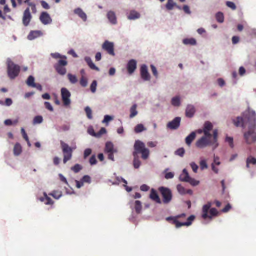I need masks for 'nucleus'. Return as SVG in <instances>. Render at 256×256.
<instances>
[{
  "mask_svg": "<svg viewBox=\"0 0 256 256\" xmlns=\"http://www.w3.org/2000/svg\"><path fill=\"white\" fill-rule=\"evenodd\" d=\"M234 125L244 128L248 126V130L244 134V136L246 142L252 144L256 142V114L250 108L243 114V116L238 117L234 120Z\"/></svg>",
  "mask_w": 256,
  "mask_h": 256,
  "instance_id": "obj_1",
  "label": "nucleus"
},
{
  "mask_svg": "<svg viewBox=\"0 0 256 256\" xmlns=\"http://www.w3.org/2000/svg\"><path fill=\"white\" fill-rule=\"evenodd\" d=\"M218 130H214L212 136L204 135L196 143V146L198 148H204L208 146H212V150H216L219 146L218 142Z\"/></svg>",
  "mask_w": 256,
  "mask_h": 256,
  "instance_id": "obj_2",
  "label": "nucleus"
},
{
  "mask_svg": "<svg viewBox=\"0 0 256 256\" xmlns=\"http://www.w3.org/2000/svg\"><path fill=\"white\" fill-rule=\"evenodd\" d=\"M142 154V158L144 160H147L150 155V150L146 147L145 144L140 140H136L134 145V152L133 156H138Z\"/></svg>",
  "mask_w": 256,
  "mask_h": 256,
  "instance_id": "obj_3",
  "label": "nucleus"
},
{
  "mask_svg": "<svg viewBox=\"0 0 256 256\" xmlns=\"http://www.w3.org/2000/svg\"><path fill=\"white\" fill-rule=\"evenodd\" d=\"M186 216V214H180L176 217H168L166 218V220L168 222L172 221V224L176 226V227L178 228L182 226H190L192 222L195 220L194 216H191L188 218V221L185 222H180L178 220V218H184Z\"/></svg>",
  "mask_w": 256,
  "mask_h": 256,
  "instance_id": "obj_4",
  "label": "nucleus"
},
{
  "mask_svg": "<svg viewBox=\"0 0 256 256\" xmlns=\"http://www.w3.org/2000/svg\"><path fill=\"white\" fill-rule=\"evenodd\" d=\"M212 203L208 202L206 204L203 206L202 218L204 220L207 218L212 219L213 216H216L218 214V211L215 208H212Z\"/></svg>",
  "mask_w": 256,
  "mask_h": 256,
  "instance_id": "obj_5",
  "label": "nucleus"
},
{
  "mask_svg": "<svg viewBox=\"0 0 256 256\" xmlns=\"http://www.w3.org/2000/svg\"><path fill=\"white\" fill-rule=\"evenodd\" d=\"M8 64V74L10 79H14L17 77L20 72V66L14 64L10 60L7 61Z\"/></svg>",
  "mask_w": 256,
  "mask_h": 256,
  "instance_id": "obj_6",
  "label": "nucleus"
},
{
  "mask_svg": "<svg viewBox=\"0 0 256 256\" xmlns=\"http://www.w3.org/2000/svg\"><path fill=\"white\" fill-rule=\"evenodd\" d=\"M60 145L64 154L63 162L66 164L72 158L73 148L63 141L60 142Z\"/></svg>",
  "mask_w": 256,
  "mask_h": 256,
  "instance_id": "obj_7",
  "label": "nucleus"
},
{
  "mask_svg": "<svg viewBox=\"0 0 256 256\" xmlns=\"http://www.w3.org/2000/svg\"><path fill=\"white\" fill-rule=\"evenodd\" d=\"M162 198V202L164 204H169L172 200V194L171 190L167 188L161 186L158 189Z\"/></svg>",
  "mask_w": 256,
  "mask_h": 256,
  "instance_id": "obj_8",
  "label": "nucleus"
},
{
  "mask_svg": "<svg viewBox=\"0 0 256 256\" xmlns=\"http://www.w3.org/2000/svg\"><path fill=\"white\" fill-rule=\"evenodd\" d=\"M64 60H60L56 64L54 68L56 72L62 76H64L66 73V69L65 68L68 65V62L66 61V57L64 56Z\"/></svg>",
  "mask_w": 256,
  "mask_h": 256,
  "instance_id": "obj_9",
  "label": "nucleus"
},
{
  "mask_svg": "<svg viewBox=\"0 0 256 256\" xmlns=\"http://www.w3.org/2000/svg\"><path fill=\"white\" fill-rule=\"evenodd\" d=\"M61 95L64 104L65 106L70 105L71 103L70 96L71 93L66 88H63L61 89Z\"/></svg>",
  "mask_w": 256,
  "mask_h": 256,
  "instance_id": "obj_10",
  "label": "nucleus"
},
{
  "mask_svg": "<svg viewBox=\"0 0 256 256\" xmlns=\"http://www.w3.org/2000/svg\"><path fill=\"white\" fill-rule=\"evenodd\" d=\"M102 50L112 56H115L114 44L108 40H106L102 46Z\"/></svg>",
  "mask_w": 256,
  "mask_h": 256,
  "instance_id": "obj_11",
  "label": "nucleus"
},
{
  "mask_svg": "<svg viewBox=\"0 0 256 256\" xmlns=\"http://www.w3.org/2000/svg\"><path fill=\"white\" fill-rule=\"evenodd\" d=\"M32 19V16L30 12V9L28 8L24 12L22 18V23L25 26H28Z\"/></svg>",
  "mask_w": 256,
  "mask_h": 256,
  "instance_id": "obj_12",
  "label": "nucleus"
},
{
  "mask_svg": "<svg viewBox=\"0 0 256 256\" xmlns=\"http://www.w3.org/2000/svg\"><path fill=\"white\" fill-rule=\"evenodd\" d=\"M180 121L181 118H176L173 120L168 124L167 128L172 130H176L180 126Z\"/></svg>",
  "mask_w": 256,
  "mask_h": 256,
  "instance_id": "obj_13",
  "label": "nucleus"
},
{
  "mask_svg": "<svg viewBox=\"0 0 256 256\" xmlns=\"http://www.w3.org/2000/svg\"><path fill=\"white\" fill-rule=\"evenodd\" d=\"M40 22L44 25L50 24L52 20L47 12H42L40 17Z\"/></svg>",
  "mask_w": 256,
  "mask_h": 256,
  "instance_id": "obj_14",
  "label": "nucleus"
},
{
  "mask_svg": "<svg viewBox=\"0 0 256 256\" xmlns=\"http://www.w3.org/2000/svg\"><path fill=\"white\" fill-rule=\"evenodd\" d=\"M140 76L145 81L150 80V76L148 72V67L145 64H144L141 66Z\"/></svg>",
  "mask_w": 256,
  "mask_h": 256,
  "instance_id": "obj_15",
  "label": "nucleus"
},
{
  "mask_svg": "<svg viewBox=\"0 0 256 256\" xmlns=\"http://www.w3.org/2000/svg\"><path fill=\"white\" fill-rule=\"evenodd\" d=\"M137 68V62L136 60H130L127 65L128 73L132 74L136 70Z\"/></svg>",
  "mask_w": 256,
  "mask_h": 256,
  "instance_id": "obj_16",
  "label": "nucleus"
},
{
  "mask_svg": "<svg viewBox=\"0 0 256 256\" xmlns=\"http://www.w3.org/2000/svg\"><path fill=\"white\" fill-rule=\"evenodd\" d=\"M214 128L213 124L210 122H206L204 126V128H202V131L204 132V135H209V136H212L210 133V132H211Z\"/></svg>",
  "mask_w": 256,
  "mask_h": 256,
  "instance_id": "obj_17",
  "label": "nucleus"
},
{
  "mask_svg": "<svg viewBox=\"0 0 256 256\" xmlns=\"http://www.w3.org/2000/svg\"><path fill=\"white\" fill-rule=\"evenodd\" d=\"M150 198L152 200L157 204H162V202L156 191L154 189H152L151 190Z\"/></svg>",
  "mask_w": 256,
  "mask_h": 256,
  "instance_id": "obj_18",
  "label": "nucleus"
},
{
  "mask_svg": "<svg viewBox=\"0 0 256 256\" xmlns=\"http://www.w3.org/2000/svg\"><path fill=\"white\" fill-rule=\"evenodd\" d=\"M42 36V32L40 30L32 31L28 34V38L32 40Z\"/></svg>",
  "mask_w": 256,
  "mask_h": 256,
  "instance_id": "obj_19",
  "label": "nucleus"
},
{
  "mask_svg": "<svg viewBox=\"0 0 256 256\" xmlns=\"http://www.w3.org/2000/svg\"><path fill=\"white\" fill-rule=\"evenodd\" d=\"M74 12L84 22L87 20V16L85 12L80 8H78L74 10Z\"/></svg>",
  "mask_w": 256,
  "mask_h": 256,
  "instance_id": "obj_20",
  "label": "nucleus"
},
{
  "mask_svg": "<svg viewBox=\"0 0 256 256\" xmlns=\"http://www.w3.org/2000/svg\"><path fill=\"white\" fill-rule=\"evenodd\" d=\"M195 112L196 110L194 106L190 105L188 106L186 112V117L189 118L193 117Z\"/></svg>",
  "mask_w": 256,
  "mask_h": 256,
  "instance_id": "obj_21",
  "label": "nucleus"
},
{
  "mask_svg": "<svg viewBox=\"0 0 256 256\" xmlns=\"http://www.w3.org/2000/svg\"><path fill=\"white\" fill-rule=\"evenodd\" d=\"M85 61L86 62L88 65L89 67L93 70H95L97 72H100V68L96 66V65L93 63L91 58L90 57L86 56L84 58Z\"/></svg>",
  "mask_w": 256,
  "mask_h": 256,
  "instance_id": "obj_22",
  "label": "nucleus"
},
{
  "mask_svg": "<svg viewBox=\"0 0 256 256\" xmlns=\"http://www.w3.org/2000/svg\"><path fill=\"white\" fill-rule=\"evenodd\" d=\"M44 197H42L40 198V200L44 202L46 205H52L54 204V201L48 196L46 192L44 193Z\"/></svg>",
  "mask_w": 256,
  "mask_h": 256,
  "instance_id": "obj_23",
  "label": "nucleus"
},
{
  "mask_svg": "<svg viewBox=\"0 0 256 256\" xmlns=\"http://www.w3.org/2000/svg\"><path fill=\"white\" fill-rule=\"evenodd\" d=\"M107 17L110 22L113 24H116L117 22L116 17L114 12L110 11L107 14Z\"/></svg>",
  "mask_w": 256,
  "mask_h": 256,
  "instance_id": "obj_24",
  "label": "nucleus"
},
{
  "mask_svg": "<svg viewBox=\"0 0 256 256\" xmlns=\"http://www.w3.org/2000/svg\"><path fill=\"white\" fill-rule=\"evenodd\" d=\"M196 138V134L195 132H192L186 138V143L188 146H190L192 142Z\"/></svg>",
  "mask_w": 256,
  "mask_h": 256,
  "instance_id": "obj_25",
  "label": "nucleus"
},
{
  "mask_svg": "<svg viewBox=\"0 0 256 256\" xmlns=\"http://www.w3.org/2000/svg\"><path fill=\"white\" fill-rule=\"evenodd\" d=\"M190 176L186 170L184 169L182 173L180 176V180L182 182H188L190 180Z\"/></svg>",
  "mask_w": 256,
  "mask_h": 256,
  "instance_id": "obj_26",
  "label": "nucleus"
},
{
  "mask_svg": "<svg viewBox=\"0 0 256 256\" xmlns=\"http://www.w3.org/2000/svg\"><path fill=\"white\" fill-rule=\"evenodd\" d=\"M140 14L136 10H132L128 16V18L130 20H135L140 18Z\"/></svg>",
  "mask_w": 256,
  "mask_h": 256,
  "instance_id": "obj_27",
  "label": "nucleus"
},
{
  "mask_svg": "<svg viewBox=\"0 0 256 256\" xmlns=\"http://www.w3.org/2000/svg\"><path fill=\"white\" fill-rule=\"evenodd\" d=\"M22 152V148L19 143L15 144L14 148V154L16 156H20Z\"/></svg>",
  "mask_w": 256,
  "mask_h": 256,
  "instance_id": "obj_28",
  "label": "nucleus"
},
{
  "mask_svg": "<svg viewBox=\"0 0 256 256\" xmlns=\"http://www.w3.org/2000/svg\"><path fill=\"white\" fill-rule=\"evenodd\" d=\"M137 105L136 104H134L132 107L130 108V118H132L135 117L138 114V112L136 110Z\"/></svg>",
  "mask_w": 256,
  "mask_h": 256,
  "instance_id": "obj_29",
  "label": "nucleus"
},
{
  "mask_svg": "<svg viewBox=\"0 0 256 256\" xmlns=\"http://www.w3.org/2000/svg\"><path fill=\"white\" fill-rule=\"evenodd\" d=\"M106 152H116L114 148V145L110 142H108L106 144V148H105Z\"/></svg>",
  "mask_w": 256,
  "mask_h": 256,
  "instance_id": "obj_30",
  "label": "nucleus"
},
{
  "mask_svg": "<svg viewBox=\"0 0 256 256\" xmlns=\"http://www.w3.org/2000/svg\"><path fill=\"white\" fill-rule=\"evenodd\" d=\"M49 194L50 196H52L56 200H58L62 196V192L61 191L58 190L53 191L52 193L50 194Z\"/></svg>",
  "mask_w": 256,
  "mask_h": 256,
  "instance_id": "obj_31",
  "label": "nucleus"
},
{
  "mask_svg": "<svg viewBox=\"0 0 256 256\" xmlns=\"http://www.w3.org/2000/svg\"><path fill=\"white\" fill-rule=\"evenodd\" d=\"M134 162H133L134 166L135 168L138 169L142 163H141L140 160V158H139L138 156H134Z\"/></svg>",
  "mask_w": 256,
  "mask_h": 256,
  "instance_id": "obj_32",
  "label": "nucleus"
},
{
  "mask_svg": "<svg viewBox=\"0 0 256 256\" xmlns=\"http://www.w3.org/2000/svg\"><path fill=\"white\" fill-rule=\"evenodd\" d=\"M174 6H176V4L173 0H168L166 7L168 10H173Z\"/></svg>",
  "mask_w": 256,
  "mask_h": 256,
  "instance_id": "obj_33",
  "label": "nucleus"
},
{
  "mask_svg": "<svg viewBox=\"0 0 256 256\" xmlns=\"http://www.w3.org/2000/svg\"><path fill=\"white\" fill-rule=\"evenodd\" d=\"M134 208L137 214H139L141 212L142 210V204L140 201L136 200L135 202Z\"/></svg>",
  "mask_w": 256,
  "mask_h": 256,
  "instance_id": "obj_34",
  "label": "nucleus"
},
{
  "mask_svg": "<svg viewBox=\"0 0 256 256\" xmlns=\"http://www.w3.org/2000/svg\"><path fill=\"white\" fill-rule=\"evenodd\" d=\"M146 130L144 126L142 124H138L134 128V132L136 134L142 132Z\"/></svg>",
  "mask_w": 256,
  "mask_h": 256,
  "instance_id": "obj_35",
  "label": "nucleus"
},
{
  "mask_svg": "<svg viewBox=\"0 0 256 256\" xmlns=\"http://www.w3.org/2000/svg\"><path fill=\"white\" fill-rule=\"evenodd\" d=\"M183 42L185 44H190L192 46H194L196 44V41L194 38H186L183 40Z\"/></svg>",
  "mask_w": 256,
  "mask_h": 256,
  "instance_id": "obj_36",
  "label": "nucleus"
},
{
  "mask_svg": "<svg viewBox=\"0 0 256 256\" xmlns=\"http://www.w3.org/2000/svg\"><path fill=\"white\" fill-rule=\"evenodd\" d=\"M251 164L253 165L256 164V158L252 156H250L246 160V167L249 168L250 165Z\"/></svg>",
  "mask_w": 256,
  "mask_h": 256,
  "instance_id": "obj_37",
  "label": "nucleus"
},
{
  "mask_svg": "<svg viewBox=\"0 0 256 256\" xmlns=\"http://www.w3.org/2000/svg\"><path fill=\"white\" fill-rule=\"evenodd\" d=\"M68 79L70 80V82L72 84H75L78 81V78L75 75H73L72 74H68Z\"/></svg>",
  "mask_w": 256,
  "mask_h": 256,
  "instance_id": "obj_38",
  "label": "nucleus"
},
{
  "mask_svg": "<svg viewBox=\"0 0 256 256\" xmlns=\"http://www.w3.org/2000/svg\"><path fill=\"white\" fill-rule=\"evenodd\" d=\"M216 20L218 22L223 23L224 22V16L221 12H218L216 16Z\"/></svg>",
  "mask_w": 256,
  "mask_h": 256,
  "instance_id": "obj_39",
  "label": "nucleus"
},
{
  "mask_svg": "<svg viewBox=\"0 0 256 256\" xmlns=\"http://www.w3.org/2000/svg\"><path fill=\"white\" fill-rule=\"evenodd\" d=\"M34 81V78L33 76H30L26 80V84L28 86L32 87L36 84Z\"/></svg>",
  "mask_w": 256,
  "mask_h": 256,
  "instance_id": "obj_40",
  "label": "nucleus"
},
{
  "mask_svg": "<svg viewBox=\"0 0 256 256\" xmlns=\"http://www.w3.org/2000/svg\"><path fill=\"white\" fill-rule=\"evenodd\" d=\"M43 122V118L42 116H36L33 120V124H40Z\"/></svg>",
  "mask_w": 256,
  "mask_h": 256,
  "instance_id": "obj_41",
  "label": "nucleus"
},
{
  "mask_svg": "<svg viewBox=\"0 0 256 256\" xmlns=\"http://www.w3.org/2000/svg\"><path fill=\"white\" fill-rule=\"evenodd\" d=\"M226 142L228 143V145L232 148H234L233 138L227 136L226 138Z\"/></svg>",
  "mask_w": 256,
  "mask_h": 256,
  "instance_id": "obj_42",
  "label": "nucleus"
},
{
  "mask_svg": "<svg viewBox=\"0 0 256 256\" xmlns=\"http://www.w3.org/2000/svg\"><path fill=\"white\" fill-rule=\"evenodd\" d=\"M80 84L84 88L88 86V83L87 78L86 76L82 77L80 80Z\"/></svg>",
  "mask_w": 256,
  "mask_h": 256,
  "instance_id": "obj_43",
  "label": "nucleus"
},
{
  "mask_svg": "<svg viewBox=\"0 0 256 256\" xmlns=\"http://www.w3.org/2000/svg\"><path fill=\"white\" fill-rule=\"evenodd\" d=\"M82 169V166L79 164H76L74 166L71 168L72 170L75 173L80 172Z\"/></svg>",
  "mask_w": 256,
  "mask_h": 256,
  "instance_id": "obj_44",
  "label": "nucleus"
},
{
  "mask_svg": "<svg viewBox=\"0 0 256 256\" xmlns=\"http://www.w3.org/2000/svg\"><path fill=\"white\" fill-rule=\"evenodd\" d=\"M172 104L175 106H178L180 105V99L178 97H174L172 100Z\"/></svg>",
  "mask_w": 256,
  "mask_h": 256,
  "instance_id": "obj_45",
  "label": "nucleus"
},
{
  "mask_svg": "<svg viewBox=\"0 0 256 256\" xmlns=\"http://www.w3.org/2000/svg\"><path fill=\"white\" fill-rule=\"evenodd\" d=\"M177 190L178 192L182 195L186 194V189L180 184L177 186Z\"/></svg>",
  "mask_w": 256,
  "mask_h": 256,
  "instance_id": "obj_46",
  "label": "nucleus"
},
{
  "mask_svg": "<svg viewBox=\"0 0 256 256\" xmlns=\"http://www.w3.org/2000/svg\"><path fill=\"white\" fill-rule=\"evenodd\" d=\"M85 112L86 114L87 117L88 119L91 120L92 118V111L90 108L87 106L85 108Z\"/></svg>",
  "mask_w": 256,
  "mask_h": 256,
  "instance_id": "obj_47",
  "label": "nucleus"
},
{
  "mask_svg": "<svg viewBox=\"0 0 256 256\" xmlns=\"http://www.w3.org/2000/svg\"><path fill=\"white\" fill-rule=\"evenodd\" d=\"M190 183L191 185L192 186H196L199 184L200 182L198 180H196L194 178H192L190 177V180H188V181L187 182Z\"/></svg>",
  "mask_w": 256,
  "mask_h": 256,
  "instance_id": "obj_48",
  "label": "nucleus"
},
{
  "mask_svg": "<svg viewBox=\"0 0 256 256\" xmlns=\"http://www.w3.org/2000/svg\"><path fill=\"white\" fill-rule=\"evenodd\" d=\"M200 167L201 170H203L208 168V166L206 160H202L200 162Z\"/></svg>",
  "mask_w": 256,
  "mask_h": 256,
  "instance_id": "obj_49",
  "label": "nucleus"
},
{
  "mask_svg": "<svg viewBox=\"0 0 256 256\" xmlns=\"http://www.w3.org/2000/svg\"><path fill=\"white\" fill-rule=\"evenodd\" d=\"M97 82L94 80L90 86V90L92 93H95L96 90Z\"/></svg>",
  "mask_w": 256,
  "mask_h": 256,
  "instance_id": "obj_50",
  "label": "nucleus"
},
{
  "mask_svg": "<svg viewBox=\"0 0 256 256\" xmlns=\"http://www.w3.org/2000/svg\"><path fill=\"white\" fill-rule=\"evenodd\" d=\"M185 154V150L184 148H180L176 152V154L183 157Z\"/></svg>",
  "mask_w": 256,
  "mask_h": 256,
  "instance_id": "obj_51",
  "label": "nucleus"
},
{
  "mask_svg": "<svg viewBox=\"0 0 256 256\" xmlns=\"http://www.w3.org/2000/svg\"><path fill=\"white\" fill-rule=\"evenodd\" d=\"M18 122V120H14V122H12L10 120H6L4 121V124L6 126H10L14 124H16Z\"/></svg>",
  "mask_w": 256,
  "mask_h": 256,
  "instance_id": "obj_52",
  "label": "nucleus"
},
{
  "mask_svg": "<svg viewBox=\"0 0 256 256\" xmlns=\"http://www.w3.org/2000/svg\"><path fill=\"white\" fill-rule=\"evenodd\" d=\"M106 130L105 128H102L96 134V138H100L102 135L106 134Z\"/></svg>",
  "mask_w": 256,
  "mask_h": 256,
  "instance_id": "obj_53",
  "label": "nucleus"
},
{
  "mask_svg": "<svg viewBox=\"0 0 256 256\" xmlns=\"http://www.w3.org/2000/svg\"><path fill=\"white\" fill-rule=\"evenodd\" d=\"M92 152V150L90 148H87L84 152V159H86L88 156H90Z\"/></svg>",
  "mask_w": 256,
  "mask_h": 256,
  "instance_id": "obj_54",
  "label": "nucleus"
},
{
  "mask_svg": "<svg viewBox=\"0 0 256 256\" xmlns=\"http://www.w3.org/2000/svg\"><path fill=\"white\" fill-rule=\"evenodd\" d=\"M81 180L84 182L90 184L91 182V178L88 176H84Z\"/></svg>",
  "mask_w": 256,
  "mask_h": 256,
  "instance_id": "obj_55",
  "label": "nucleus"
},
{
  "mask_svg": "<svg viewBox=\"0 0 256 256\" xmlns=\"http://www.w3.org/2000/svg\"><path fill=\"white\" fill-rule=\"evenodd\" d=\"M226 4L228 8H232V10H236V4L233 2H227Z\"/></svg>",
  "mask_w": 256,
  "mask_h": 256,
  "instance_id": "obj_56",
  "label": "nucleus"
},
{
  "mask_svg": "<svg viewBox=\"0 0 256 256\" xmlns=\"http://www.w3.org/2000/svg\"><path fill=\"white\" fill-rule=\"evenodd\" d=\"M190 166L194 172L197 173L198 168V166L194 162L190 164Z\"/></svg>",
  "mask_w": 256,
  "mask_h": 256,
  "instance_id": "obj_57",
  "label": "nucleus"
},
{
  "mask_svg": "<svg viewBox=\"0 0 256 256\" xmlns=\"http://www.w3.org/2000/svg\"><path fill=\"white\" fill-rule=\"evenodd\" d=\"M150 68L154 76L157 78L158 77V72L156 68L154 65H151Z\"/></svg>",
  "mask_w": 256,
  "mask_h": 256,
  "instance_id": "obj_58",
  "label": "nucleus"
},
{
  "mask_svg": "<svg viewBox=\"0 0 256 256\" xmlns=\"http://www.w3.org/2000/svg\"><path fill=\"white\" fill-rule=\"evenodd\" d=\"M90 163L92 166L96 164H97V160L94 155L92 156L90 159Z\"/></svg>",
  "mask_w": 256,
  "mask_h": 256,
  "instance_id": "obj_59",
  "label": "nucleus"
},
{
  "mask_svg": "<svg viewBox=\"0 0 256 256\" xmlns=\"http://www.w3.org/2000/svg\"><path fill=\"white\" fill-rule=\"evenodd\" d=\"M29 6L32 7V10L34 14H36V5L33 2H30L29 4H27Z\"/></svg>",
  "mask_w": 256,
  "mask_h": 256,
  "instance_id": "obj_60",
  "label": "nucleus"
},
{
  "mask_svg": "<svg viewBox=\"0 0 256 256\" xmlns=\"http://www.w3.org/2000/svg\"><path fill=\"white\" fill-rule=\"evenodd\" d=\"M88 132L90 135L96 137V134L94 130L92 127L88 128Z\"/></svg>",
  "mask_w": 256,
  "mask_h": 256,
  "instance_id": "obj_61",
  "label": "nucleus"
},
{
  "mask_svg": "<svg viewBox=\"0 0 256 256\" xmlns=\"http://www.w3.org/2000/svg\"><path fill=\"white\" fill-rule=\"evenodd\" d=\"M40 3L44 8L46 10H49L50 8V6L45 1L42 0Z\"/></svg>",
  "mask_w": 256,
  "mask_h": 256,
  "instance_id": "obj_62",
  "label": "nucleus"
},
{
  "mask_svg": "<svg viewBox=\"0 0 256 256\" xmlns=\"http://www.w3.org/2000/svg\"><path fill=\"white\" fill-rule=\"evenodd\" d=\"M44 105H45L46 108V109L48 110H50L51 112H52L54 110V108L50 102H45Z\"/></svg>",
  "mask_w": 256,
  "mask_h": 256,
  "instance_id": "obj_63",
  "label": "nucleus"
},
{
  "mask_svg": "<svg viewBox=\"0 0 256 256\" xmlns=\"http://www.w3.org/2000/svg\"><path fill=\"white\" fill-rule=\"evenodd\" d=\"M112 118L110 116L106 115L104 116V120L102 122L103 123H108L110 121L112 120Z\"/></svg>",
  "mask_w": 256,
  "mask_h": 256,
  "instance_id": "obj_64",
  "label": "nucleus"
}]
</instances>
